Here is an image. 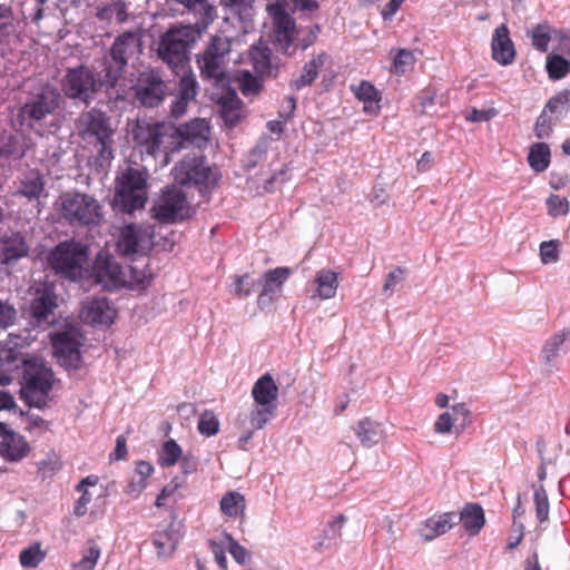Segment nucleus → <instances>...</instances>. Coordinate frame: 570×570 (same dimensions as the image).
<instances>
[{
    "label": "nucleus",
    "instance_id": "nucleus-1",
    "mask_svg": "<svg viewBox=\"0 0 570 570\" xmlns=\"http://www.w3.org/2000/svg\"><path fill=\"white\" fill-rule=\"evenodd\" d=\"M232 52V39L223 35H214L196 62L203 80L215 86H225L229 81L227 66Z\"/></svg>",
    "mask_w": 570,
    "mask_h": 570
},
{
    "label": "nucleus",
    "instance_id": "nucleus-2",
    "mask_svg": "<svg viewBox=\"0 0 570 570\" xmlns=\"http://www.w3.org/2000/svg\"><path fill=\"white\" fill-rule=\"evenodd\" d=\"M62 97L58 88L51 83H40L33 87L27 95L24 102L18 110L17 119L20 125L35 128L48 116L59 109Z\"/></svg>",
    "mask_w": 570,
    "mask_h": 570
},
{
    "label": "nucleus",
    "instance_id": "nucleus-3",
    "mask_svg": "<svg viewBox=\"0 0 570 570\" xmlns=\"http://www.w3.org/2000/svg\"><path fill=\"white\" fill-rule=\"evenodd\" d=\"M174 185L195 188L204 195L217 183V175L202 155H186L171 169Z\"/></svg>",
    "mask_w": 570,
    "mask_h": 570
},
{
    "label": "nucleus",
    "instance_id": "nucleus-4",
    "mask_svg": "<svg viewBox=\"0 0 570 570\" xmlns=\"http://www.w3.org/2000/svg\"><path fill=\"white\" fill-rule=\"evenodd\" d=\"M132 139L148 155H167L177 149V128L167 122L138 120L132 129Z\"/></svg>",
    "mask_w": 570,
    "mask_h": 570
},
{
    "label": "nucleus",
    "instance_id": "nucleus-5",
    "mask_svg": "<svg viewBox=\"0 0 570 570\" xmlns=\"http://www.w3.org/2000/svg\"><path fill=\"white\" fill-rule=\"evenodd\" d=\"M146 202V175L137 168L128 167L116 179L115 208L121 213L131 214L144 208Z\"/></svg>",
    "mask_w": 570,
    "mask_h": 570
},
{
    "label": "nucleus",
    "instance_id": "nucleus-6",
    "mask_svg": "<svg viewBox=\"0 0 570 570\" xmlns=\"http://www.w3.org/2000/svg\"><path fill=\"white\" fill-rule=\"evenodd\" d=\"M61 216L71 226H99L104 222L101 204L85 193H67L61 196Z\"/></svg>",
    "mask_w": 570,
    "mask_h": 570
},
{
    "label": "nucleus",
    "instance_id": "nucleus-7",
    "mask_svg": "<svg viewBox=\"0 0 570 570\" xmlns=\"http://www.w3.org/2000/svg\"><path fill=\"white\" fill-rule=\"evenodd\" d=\"M22 396L30 406L43 409L55 382L51 368L38 360L23 361Z\"/></svg>",
    "mask_w": 570,
    "mask_h": 570
},
{
    "label": "nucleus",
    "instance_id": "nucleus-8",
    "mask_svg": "<svg viewBox=\"0 0 570 570\" xmlns=\"http://www.w3.org/2000/svg\"><path fill=\"white\" fill-rule=\"evenodd\" d=\"M48 264L57 274L76 281L82 277L88 265V247L70 240L58 244L48 255Z\"/></svg>",
    "mask_w": 570,
    "mask_h": 570
},
{
    "label": "nucleus",
    "instance_id": "nucleus-9",
    "mask_svg": "<svg viewBox=\"0 0 570 570\" xmlns=\"http://www.w3.org/2000/svg\"><path fill=\"white\" fill-rule=\"evenodd\" d=\"M76 128L83 140L96 139L100 144L99 155L104 160L112 158L114 130L105 112L96 108L81 112L76 121Z\"/></svg>",
    "mask_w": 570,
    "mask_h": 570
},
{
    "label": "nucleus",
    "instance_id": "nucleus-10",
    "mask_svg": "<svg viewBox=\"0 0 570 570\" xmlns=\"http://www.w3.org/2000/svg\"><path fill=\"white\" fill-rule=\"evenodd\" d=\"M267 12L273 22V43L275 48L292 56L297 51L298 28L295 19L286 11L281 2L267 4Z\"/></svg>",
    "mask_w": 570,
    "mask_h": 570
},
{
    "label": "nucleus",
    "instance_id": "nucleus-11",
    "mask_svg": "<svg viewBox=\"0 0 570 570\" xmlns=\"http://www.w3.org/2000/svg\"><path fill=\"white\" fill-rule=\"evenodd\" d=\"M195 39V31L190 26L171 28L159 42L158 56L169 66L177 68L188 60V49Z\"/></svg>",
    "mask_w": 570,
    "mask_h": 570
},
{
    "label": "nucleus",
    "instance_id": "nucleus-12",
    "mask_svg": "<svg viewBox=\"0 0 570 570\" xmlns=\"http://www.w3.org/2000/svg\"><path fill=\"white\" fill-rule=\"evenodd\" d=\"M102 82L87 66H78L67 70L61 80V88L66 97L78 99L88 105L101 89Z\"/></svg>",
    "mask_w": 570,
    "mask_h": 570
},
{
    "label": "nucleus",
    "instance_id": "nucleus-13",
    "mask_svg": "<svg viewBox=\"0 0 570 570\" xmlns=\"http://www.w3.org/2000/svg\"><path fill=\"white\" fill-rule=\"evenodd\" d=\"M186 195L176 186L166 187L153 207L154 218L163 224H175L190 216Z\"/></svg>",
    "mask_w": 570,
    "mask_h": 570
},
{
    "label": "nucleus",
    "instance_id": "nucleus-14",
    "mask_svg": "<svg viewBox=\"0 0 570 570\" xmlns=\"http://www.w3.org/2000/svg\"><path fill=\"white\" fill-rule=\"evenodd\" d=\"M153 247V234L135 224L121 228L117 242V250L120 255L129 258L146 255Z\"/></svg>",
    "mask_w": 570,
    "mask_h": 570
},
{
    "label": "nucleus",
    "instance_id": "nucleus-15",
    "mask_svg": "<svg viewBox=\"0 0 570 570\" xmlns=\"http://www.w3.org/2000/svg\"><path fill=\"white\" fill-rule=\"evenodd\" d=\"M167 85L155 71L140 73L135 86V97L144 107H157L166 97Z\"/></svg>",
    "mask_w": 570,
    "mask_h": 570
},
{
    "label": "nucleus",
    "instance_id": "nucleus-16",
    "mask_svg": "<svg viewBox=\"0 0 570 570\" xmlns=\"http://www.w3.org/2000/svg\"><path fill=\"white\" fill-rule=\"evenodd\" d=\"M292 273V268L284 266L268 269L262 275V289L257 297L261 309L268 308L281 296L283 285Z\"/></svg>",
    "mask_w": 570,
    "mask_h": 570
},
{
    "label": "nucleus",
    "instance_id": "nucleus-17",
    "mask_svg": "<svg viewBox=\"0 0 570 570\" xmlns=\"http://www.w3.org/2000/svg\"><path fill=\"white\" fill-rule=\"evenodd\" d=\"M181 538L180 524L176 520H171L165 525H158L151 533V543L157 557L159 559L171 558Z\"/></svg>",
    "mask_w": 570,
    "mask_h": 570
},
{
    "label": "nucleus",
    "instance_id": "nucleus-18",
    "mask_svg": "<svg viewBox=\"0 0 570 570\" xmlns=\"http://www.w3.org/2000/svg\"><path fill=\"white\" fill-rule=\"evenodd\" d=\"M53 355L66 368L78 370L81 366L79 342L69 333L62 332L52 336Z\"/></svg>",
    "mask_w": 570,
    "mask_h": 570
},
{
    "label": "nucleus",
    "instance_id": "nucleus-19",
    "mask_svg": "<svg viewBox=\"0 0 570 570\" xmlns=\"http://www.w3.org/2000/svg\"><path fill=\"white\" fill-rule=\"evenodd\" d=\"M83 323L110 326L116 317V309L107 298H94L86 302L80 311Z\"/></svg>",
    "mask_w": 570,
    "mask_h": 570
},
{
    "label": "nucleus",
    "instance_id": "nucleus-20",
    "mask_svg": "<svg viewBox=\"0 0 570 570\" xmlns=\"http://www.w3.org/2000/svg\"><path fill=\"white\" fill-rule=\"evenodd\" d=\"M492 59L501 66H509L515 59V48L507 24L495 28L491 40Z\"/></svg>",
    "mask_w": 570,
    "mask_h": 570
},
{
    "label": "nucleus",
    "instance_id": "nucleus-21",
    "mask_svg": "<svg viewBox=\"0 0 570 570\" xmlns=\"http://www.w3.org/2000/svg\"><path fill=\"white\" fill-rule=\"evenodd\" d=\"M57 307V297L51 286L40 284L35 287L30 302V315L38 322L46 321Z\"/></svg>",
    "mask_w": 570,
    "mask_h": 570
},
{
    "label": "nucleus",
    "instance_id": "nucleus-22",
    "mask_svg": "<svg viewBox=\"0 0 570 570\" xmlns=\"http://www.w3.org/2000/svg\"><path fill=\"white\" fill-rule=\"evenodd\" d=\"M96 282L104 288L111 291L122 283L120 265L110 257L98 256L94 265Z\"/></svg>",
    "mask_w": 570,
    "mask_h": 570
},
{
    "label": "nucleus",
    "instance_id": "nucleus-23",
    "mask_svg": "<svg viewBox=\"0 0 570 570\" xmlns=\"http://www.w3.org/2000/svg\"><path fill=\"white\" fill-rule=\"evenodd\" d=\"M197 80L193 75H186L180 78L177 95L170 106V115L173 117H181L187 111L188 105L197 96Z\"/></svg>",
    "mask_w": 570,
    "mask_h": 570
},
{
    "label": "nucleus",
    "instance_id": "nucleus-24",
    "mask_svg": "<svg viewBox=\"0 0 570 570\" xmlns=\"http://www.w3.org/2000/svg\"><path fill=\"white\" fill-rule=\"evenodd\" d=\"M45 194V177L37 169L28 170L19 178L17 191L14 193V195L24 197L29 202H38L40 197Z\"/></svg>",
    "mask_w": 570,
    "mask_h": 570
},
{
    "label": "nucleus",
    "instance_id": "nucleus-25",
    "mask_svg": "<svg viewBox=\"0 0 570 570\" xmlns=\"http://www.w3.org/2000/svg\"><path fill=\"white\" fill-rule=\"evenodd\" d=\"M220 116L228 127H235L244 116V106L233 89H227L218 99Z\"/></svg>",
    "mask_w": 570,
    "mask_h": 570
},
{
    "label": "nucleus",
    "instance_id": "nucleus-26",
    "mask_svg": "<svg viewBox=\"0 0 570 570\" xmlns=\"http://www.w3.org/2000/svg\"><path fill=\"white\" fill-rule=\"evenodd\" d=\"M140 48L141 41L139 36L136 32L127 31L115 39L109 55L112 60L128 65L129 58L139 52Z\"/></svg>",
    "mask_w": 570,
    "mask_h": 570
},
{
    "label": "nucleus",
    "instance_id": "nucleus-27",
    "mask_svg": "<svg viewBox=\"0 0 570 570\" xmlns=\"http://www.w3.org/2000/svg\"><path fill=\"white\" fill-rule=\"evenodd\" d=\"M328 60L330 56L326 52L313 55L312 58L304 63L301 75L289 81V87L293 90H301L304 87L311 86L318 77L320 70Z\"/></svg>",
    "mask_w": 570,
    "mask_h": 570
},
{
    "label": "nucleus",
    "instance_id": "nucleus-28",
    "mask_svg": "<svg viewBox=\"0 0 570 570\" xmlns=\"http://www.w3.org/2000/svg\"><path fill=\"white\" fill-rule=\"evenodd\" d=\"M252 396L257 406H276L278 386L269 373L263 374L254 383Z\"/></svg>",
    "mask_w": 570,
    "mask_h": 570
},
{
    "label": "nucleus",
    "instance_id": "nucleus-29",
    "mask_svg": "<svg viewBox=\"0 0 570 570\" xmlns=\"http://www.w3.org/2000/svg\"><path fill=\"white\" fill-rule=\"evenodd\" d=\"M29 253V245L24 236L20 233H12L2 238L0 246V258L2 263L10 264L27 256Z\"/></svg>",
    "mask_w": 570,
    "mask_h": 570
},
{
    "label": "nucleus",
    "instance_id": "nucleus-30",
    "mask_svg": "<svg viewBox=\"0 0 570 570\" xmlns=\"http://www.w3.org/2000/svg\"><path fill=\"white\" fill-rule=\"evenodd\" d=\"M458 523L456 513L445 512L429 518L421 530V537L431 541L451 530Z\"/></svg>",
    "mask_w": 570,
    "mask_h": 570
},
{
    "label": "nucleus",
    "instance_id": "nucleus-31",
    "mask_svg": "<svg viewBox=\"0 0 570 570\" xmlns=\"http://www.w3.org/2000/svg\"><path fill=\"white\" fill-rule=\"evenodd\" d=\"M29 445L19 434L7 431L0 440V454L8 461H19L27 456Z\"/></svg>",
    "mask_w": 570,
    "mask_h": 570
},
{
    "label": "nucleus",
    "instance_id": "nucleus-32",
    "mask_svg": "<svg viewBox=\"0 0 570 570\" xmlns=\"http://www.w3.org/2000/svg\"><path fill=\"white\" fill-rule=\"evenodd\" d=\"M355 434L365 448L374 446L385 438L382 423L371 417H364L357 422Z\"/></svg>",
    "mask_w": 570,
    "mask_h": 570
},
{
    "label": "nucleus",
    "instance_id": "nucleus-33",
    "mask_svg": "<svg viewBox=\"0 0 570 570\" xmlns=\"http://www.w3.org/2000/svg\"><path fill=\"white\" fill-rule=\"evenodd\" d=\"M196 17V26L206 28L216 18L215 7L209 0H175Z\"/></svg>",
    "mask_w": 570,
    "mask_h": 570
},
{
    "label": "nucleus",
    "instance_id": "nucleus-34",
    "mask_svg": "<svg viewBox=\"0 0 570 570\" xmlns=\"http://www.w3.org/2000/svg\"><path fill=\"white\" fill-rule=\"evenodd\" d=\"M210 127L205 119L195 118L184 126L177 128V144L179 139L199 144L209 138Z\"/></svg>",
    "mask_w": 570,
    "mask_h": 570
},
{
    "label": "nucleus",
    "instance_id": "nucleus-35",
    "mask_svg": "<svg viewBox=\"0 0 570 570\" xmlns=\"http://www.w3.org/2000/svg\"><path fill=\"white\" fill-rule=\"evenodd\" d=\"M456 520L462 522L464 530L471 535L478 534L485 524L483 509L478 503L466 504Z\"/></svg>",
    "mask_w": 570,
    "mask_h": 570
},
{
    "label": "nucleus",
    "instance_id": "nucleus-36",
    "mask_svg": "<svg viewBox=\"0 0 570 570\" xmlns=\"http://www.w3.org/2000/svg\"><path fill=\"white\" fill-rule=\"evenodd\" d=\"M250 61L255 72L261 77H276L278 68L272 62V51L268 47H253Z\"/></svg>",
    "mask_w": 570,
    "mask_h": 570
},
{
    "label": "nucleus",
    "instance_id": "nucleus-37",
    "mask_svg": "<svg viewBox=\"0 0 570 570\" xmlns=\"http://www.w3.org/2000/svg\"><path fill=\"white\" fill-rule=\"evenodd\" d=\"M315 296L321 299H330L336 295L338 288V274L332 269H321L316 273Z\"/></svg>",
    "mask_w": 570,
    "mask_h": 570
},
{
    "label": "nucleus",
    "instance_id": "nucleus-38",
    "mask_svg": "<svg viewBox=\"0 0 570 570\" xmlns=\"http://www.w3.org/2000/svg\"><path fill=\"white\" fill-rule=\"evenodd\" d=\"M96 18L101 22H111L115 19L117 23H124L128 20V3L126 0H114L99 6Z\"/></svg>",
    "mask_w": 570,
    "mask_h": 570
},
{
    "label": "nucleus",
    "instance_id": "nucleus-39",
    "mask_svg": "<svg viewBox=\"0 0 570 570\" xmlns=\"http://www.w3.org/2000/svg\"><path fill=\"white\" fill-rule=\"evenodd\" d=\"M351 90L358 99L364 104V111L368 112L373 110L375 105V112L380 111L379 102L381 101V92L375 88L373 83L366 80H362L357 86H351Z\"/></svg>",
    "mask_w": 570,
    "mask_h": 570
},
{
    "label": "nucleus",
    "instance_id": "nucleus-40",
    "mask_svg": "<svg viewBox=\"0 0 570 570\" xmlns=\"http://www.w3.org/2000/svg\"><path fill=\"white\" fill-rule=\"evenodd\" d=\"M390 56L392 58V66L390 71L399 77L404 76L406 72L413 70L416 62L414 52L410 49H391Z\"/></svg>",
    "mask_w": 570,
    "mask_h": 570
},
{
    "label": "nucleus",
    "instance_id": "nucleus-41",
    "mask_svg": "<svg viewBox=\"0 0 570 570\" xmlns=\"http://www.w3.org/2000/svg\"><path fill=\"white\" fill-rule=\"evenodd\" d=\"M550 148L546 142L533 144L528 155L529 166L537 173L544 171L550 165Z\"/></svg>",
    "mask_w": 570,
    "mask_h": 570
},
{
    "label": "nucleus",
    "instance_id": "nucleus-42",
    "mask_svg": "<svg viewBox=\"0 0 570 570\" xmlns=\"http://www.w3.org/2000/svg\"><path fill=\"white\" fill-rule=\"evenodd\" d=\"M98 481L99 479L97 475H88L77 485L76 490L81 493L73 507V513L77 517H83L87 513L88 504L92 500V495L89 493L87 488L97 485Z\"/></svg>",
    "mask_w": 570,
    "mask_h": 570
},
{
    "label": "nucleus",
    "instance_id": "nucleus-43",
    "mask_svg": "<svg viewBox=\"0 0 570 570\" xmlns=\"http://www.w3.org/2000/svg\"><path fill=\"white\" fill-rule=\"evenodd\" d=\"M158 454V464L161 468H170L179 462L183 450L180 445L173 439H169L164 442L161 448L157 452Z\"/></svg>",
    "mask_w": 570,
    "mask_h": 570
},
{
    "label": "nucleus",
    "instance_id": "nucleus-44",
    "mask_svg": "<svg viewBox=\"0 0 570 570\" xmlns=\"http://www.w3.org/2000/svg\"><path fill=\"white\" fill-rule=\"evenodd\" d=\"M126 67L127 65L112 60L110 55L106 57L104 59L102 78L100 79L102 86L114 88L125 72Z\"/></svg>",
    "mask_w": 570,
    "mask_h": 570
},
{
    "label": "nucleus",
    "instance_id": "nucleus-45",
    "mask_svg": "<svg viewBox=\"0 0 570 570\" xmlns=\"http://www.w3.org/2000/svg\"><path fill=\"white\" fill-rule=\"evenodd\" d=\"M220 511L230 518H236L244 513L245 498L235 491H229L220 500Z\"/></svg>",
    "mask_w": 570,
    "mask_h": 570
},
{
    "label": "nucleus",
    "instance_id": "nucleus-46",
    "mask_svg": "<svg viewBox=\"0 0 570 570\" xmlns=\"http://www.w3.org/2000/svg\"><path fill=\"white\" fill-rule=\"evenodd\" d=\"M101 554V549L94 539L87 541V548L83 550L81 559L73 563L72 570H95L97 561Z\"/></svg>",
    "mask_w": 570,
    "mask_h": 570
},
{
    "label": "nucleus",
    "instance_id": "nucleus-47",
    "mask_svg": "<svg viewBox=\"0 0 570 570\" xmlns=\"http://www.w3.org/2000/svg\"><path fill=\"white\" fill-rule=\"evenodd\" d=\"M24 150L20 146L19 139L11 134H0V158L21 159Z\"/></svg>",
    "mask_w": 570,
    "mask_h": 570
},
{
    "label": "nucleus",
    "instance_id": "nucleus-48",
    "mask_svg": "<svg viewBox=\"0 0 570 570\" xmlns=\"http://www.w3.org/2000/svg\"><path fill=\"white\" fill-rule=\"evenodd\" d=\"M47 557L40 542H33L24 548L19 556L20 564L23 568H37Z\"/></svg>",
    "mask_w": 570,
    "mask_h": 570
},
{
    "label": "nucleus",
    "instance_id": "nucleus-49",
    "mask_svg": "<svg viewBox=\"0 0 570 570\" xmlns=\"http://www.w3.org/2000/svg\"><path fill=\"white\" fill-rule=\"evenodd\" d=\"M14 32L13 10L10 6L0 3V43L7 42Z\"/></svg>",
    "mask_w": 570,
    "mask_h": 570
},
{
    "label": "nucleus",
    "instance_id": "nucleus-50",
    "mask_svg": "<svg viewBox=\"0 0 570 570\" xmlns=\"http://www.w3.org/2000/svg\"><path fill=\"white\" fill-rule=\"evenodd\" d=\"M547 71L551 79H562L570 71V62L559 55H551L547 58Z\"/></svg>",
    "mask_w": 570,
    "mask_h": 570
},
{
    "label": "nucleus",
    "instance_id": "nucleus-51",
    "mask_svg": "<svg viewBox=\"0 0 570 570\" xmlns=\"http://www.w3.org/2000/svg\"><path fill=\"white\" fill-rule=\"evenodd\" d=\"M569 110H570V87L564 88L563 90L559 91L553 97H551L544 107V111H549L551 114L568 112Z\"/></svg>",
    "mask_w": 570,
    "mask_h": 570
},
{
    "label": "nucleus",
    "instance_id": "nucleus-52",
    "mask_svg": "<svg viewBox=\"0 0 570 570\" xmlns=\"http://www.w3.org/2000/svg\"><path fill=\"white\" fill-rule=\"evenodd\" d=\"M198 432L205 436H213L219 431V421L215 413L210 410H205L198 420Z\"/></svg>",
    "mask_w": 570,
    "mask_h": 570
},
{
    "label": "nucleus",
    "instance_id": "nucleus-53",
    "mask_svg": "<svg viewBox=\"0 0 570 570\" xmlns=\"http://www.w3.org/2000/svg\"><path fill=\"white\" fill-rule=\"evenodd\" d=\"M254 287V279L248 273H246L243 275H235L233 277V288L230 291L236 297L244 298L248 297L253 293Z\"/></svg>",
    "mask_w": 570,
    "mask_h": 570
},
{
    "label": "nucleus",
    "instance_id": "nucleus-54",
    "mask_svg": "<svg viewBox=\"0 0 570 570\" xmlns=\"http://www.w3.org/2000/svg\"><path fill=\"white\" fill-rule=\"evenodd\" d=\"M276 406H257L249 414L250 425L254 430L263 429L275 415Z\"/></svg>",
    "mask_w": 570,
    "mask_h": 570
},
{
    "label": "nucleus",
    "instance_id": "nucleus-55",
    "mask_svg": "<svg viewBox=\"0 0 570 570\" xmlns=\"http://www.w3.org/2000/svg\"><path fill=\"white\" fill-rule=\"evenodd\" d=\"M546 206L548 214L553 218L568 215L570 207L568 199L557 194H551L547 198Z\"/></svg>",
    "mask_w": 570,
    "mask_h": 570
},
{
    "label": "nucleus",
    "instance_id": "nucleus-56",
    "mask_svg": "<svg viewBox=\"0 0 570 570\" xmlns=\"http://www.w3.org/2000/svg\"><path fill=\"white\" fill-rule=\"evenodd\" d=\"M535 515L540 523L549 519V500L543 485H539L534 490Z\"/></svg>",
    "mask_w": 570,
    "mask_h": 570
},
{
    "label": "nucleus",
    "instance_id": "nucleus-57",
    "mask_svg": "<svg viewBox=\"0 0 570 570\" xmlns=\"http://www.w3.org/2000/svg\"><path fill=\"white\" fill-rule=\"evenodd\" d=\"M253 3L254 0H222V4L242 20H247L252 17Z\"/></svg>",
    "mask_w": 570,
    "mask_h": 570
},
{
    "label": "nucleus",
    "instance_id": "nucleus-58",
    "mask_svg": "<svg viewBox=\"0 0 570 570\" xmlns=\"http://www.w3.org/2000/svg\"><path fill=\"white\" fill-rule=\"evenodd\" d=\"M532 46L541 52H546L551 40L550 30L547 24H538L532 30Z\"/></svg>",
    "mask_w": 570,
    "mask_h": 570
},
{
    "label": "nucleus",
    "instance_id": "nucleus-59",
    "mask_svg": "<svg viewBox=\"0 0 570 570\" xmlns=\"http://www.w3.org/2000/svg\"><path fill=\"white\" fill-rule=\"evenodd\" d=\"M239 89L245 96L256 95L262 89V80L249 71H244L239 77Z\"/></svg>",
    "mask_w": 570,
    "mask_h": 570
},
{
    "label": "nucleus",
    "instance_id": "nucleus-60",
    "mask_svg": "<svg viewBox=\"0 0 570 570\" xmlns=\"http://www.w3.org/2000/svg\"><path fill=\"white\" fill-rule=\"evenodd\" d=\"M228 543V551L235 561L239 564H245L250 559V552L240 546L229 533H224Z\"/></svg>",
    "mask_w": 570,
    "mask_h": 570
},
{
    "label": "nucleus",
    "instance_id": "nucleus-61",
    "mask_svg": "<svg viewBox=\"0 0 570 570\" xmlns=\"http://www.w3.org/2000/svg\"><path fill=\"white\" fill-rule=\"evenodd\" d=\"M567 335H570V333H558L546 342L542 353L544 354L547 362H550L557 356L559 348L566 342Z\"/></svg>",
    "mask_w": 570,
    "mask_h": 570
},
{
    "label": "nucleus",
    "instance_id": "nucleus-62",
    "mask_svg": "<svg viewBox=\"0 0 570 570\" xmlns=\"http://www.w3.org/2000/svg\"><path fill=\"white\" fill-rule=\"evenodd\" d=\"M406 274V269L404 267L397 266L393 271H391L385 278V283L383 285V294L390 296L396 286L404 281V276Z\"/></svg>",
    "mask_w": 570,
    "mask_h": 570
},
{
    "label": "nucleus",
    "instance_id": "nucleus-63",
    "mask_svg": "<svg viewBox=\"0 0 570 570\" xmlns=\"http://www.w3.org/2000/svg\"><path fill=\"white\" fill-rule=\"evenodd\" d=\"M297 49H306L312 46L321 31L320 26L313 24L308 28H298Z\"/></svg>",
    "mask_w": 570,
    "mask_h": 570
},
{
    "label": "nucleus",
    "instance_id": "nucleus-64",
    "mask_svg": "<svg viewBox=\"0 0 570 570\" xmlns=\"http://www.w3.org/2000/svg\"><path fill=\"white\" fill-rule=\"evenodd\" d=\"M540 257L542 263H556L559 259L558 240L543 242L540 245Z\"/></svg>",
    "mask_w": 570,
    "mask_h": 570
}]
</instances>
